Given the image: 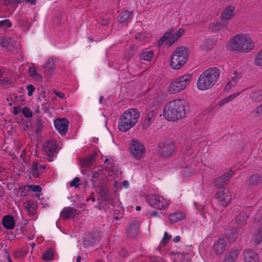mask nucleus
I'll return each mask as SVG.
<instances>
[{
    "label": "nucleus",
    "mask_w": 262,
    "mask_h": 262,
    "mask_svg": "<svg viewBox=\"0 0 262 262\" xmlns=\"http://www.w3.org/2000/svg\"><path fill=\"white\" fill-rule=\"evenodd\" d=\"M189 111V106L185 100L175 99L167 102L164 105L163 113L166 120L174 121L185 117Z\"/></svg>",
    "instance_id": "nucleus-1"
},
{
    "label": "nucleus",
    "mask_w": 262,
    "mask_h": 262,
    "mask_svg": "<svg viewBox=\"0 0 262 262\" xmlns=\"http://www.w3.org/2000/svg\"><path fill=\"white\" fill-rule=\"evenodd\" d=\"M220 76V70L216 67L209 68L199 76L197 87L201 91L211 88L217 82Z\"/></svg>",
    "instance_id": "nucleus-2"
},
{
    "label": "nucleus",
    "mask_w": 262,
    "mask_h": 262,
    "mask_svg": "<svg viewBox=\"0 0 262 262\" xmlns=\"http://www.w3.org/2000/svg\"><path fill=\"white\" fill-rule=\"evenodd\" d=\"M140 116L137 108H130L123 113L118 122V128L121 132H126L138 122Z\"/></svg>",
    "instance_id": "nucleus-3"
},
{
    "label": "nucleus",
    "mask_w": 262,
    "mask_h": 262,
    "mask_svg": "<svg viewBox=\"0 0 262 262\" xmlns=\"http://www.w3.org/2000/svg\"><path fill=\"white\" fill-rule=\"evenodd\" d=\"M188 57V50L185 47L177 48L171 57V67L175 70L180 69L186 63Z\"/></svg>",
    "instance_id": "nucleus-4"
},
{
    "label": "nucleus",
    "mask_w": 262,
    "mask_h": 262,
    "mask_svg": "<svg viewBox=\"0 0 262 262\" xmlns=\"http://www.w3.org/2000/svg\"><path fill=\"white\" fill-rule=\"evenodd\" d=\"M246 39L243 38V35L237 34L232 38L227 46V48L230 51H234L237 53H242V51H246L247 48L244 47L243 42H246Z\"/></svg>",
    "instance_id": "nucleus-5"
},
{
    "label": "nucleus",
    "mask_w": 262,
    "mask_h": 262,
    "mask_svg": "<svg viewBox=\"0 0 262 262\" xmlns=\"http://www.w3.org/2000/svg\"><path fill=\"white\" fill-rule=\"evenodd\" d=\"M191 78V74H187L180 77L170 84L169 91L172 93H177L183 90Z\"/></svg>",
    "instance_id": "nucleus-6"
},
{
    "label": "nucleus",
    "mask_w": 262,
    "mask_h": 262,
    "mask_svg": "<svg viewBox=\"0 0 262 262\" xmlns=\"http://www.w3.org/2000/svg\"><path fill=\"white\" fill-rule=\"evenodd\" d=\"M147 203L152 207L158 209H163L167 206L166 200L161 196L149 194L146 198Z\"/></svg>",
    "instance_id": "nucleus-7"
},
{
    "label": "nucleus",
    "mask_w": 262,
    "mask_h": 262,
    "mask_svg": "<svg viewBox=\"0 0 262 262\" xmlns=\"http://www.w3.org/2000/svg\"><path fill=\"white\" fill-rule=\"evenodd\" d=\"M159 152L161 157L166 158L172 155L175 145L170 139L163 141L159 145Z\"/></svg>",
    "instance_id": "nucleus-8"
},
{
    "label": "nucleus",
    "mask_w": 262,
    "mask_h": 262,
    "mask_svg": "<svg viewBox=\"0 0 262 262\" xmlns=\"http://www.w3.org/2000/svg\"><path fill=\"white\" fill-rule=\"evenodd\" d=\"M129 150L132 155L136 159H140L143 155L145 149L142 143L137 140H132Z\"/></svg>",
    "instance_id": "nucleus-9"
},
{
    "label": "nucleus",
    "mask_w": 262,
    "mask_h": 262,
    "mask_svg": "<svg viewBox=\"0 0 262 262\" xmlns=\"http://www.w3.org/2000/svg\"><path fill=\"white\" fill-rule=\"evenodd\" d=\"M229 193V190L225 188H222L216 192L215 197L223 207H226L231 200V195Z\"/></svg>",
    "instance_id": "nucleus-10"
},
{
    "label": "nucleus",
    "mask_w": 262,
    "mask_h": 262,
    "mask_svg": "<svg viewBox=\"0 0 262 262\" xmlns=\"http://www.w3.org/2000/svg\"><path fill=\"white\" fill-rule=\"evenodd\" d=\"M54 126L58 131L59 133L64 136L66 134L68 130L69 121L66 118H58L54 120Z\"/></svg>",
    "instance_id": "nucleus-11"
},
{
    "label": "nucleus",
    "mask_w": 262,
    "mask_h": 262,
    "mask_svg": "<svg viewBox=\"0 0 262 262\" xmlns=\"http://www.w3.org/2000/svg\"><path fill=\"white\" fill-rule=\"evenodd\" d=\"M43 149L48 156V160L52 161L53 157L56 152L57 145L55 140H50L46 142L43 145Z\"/></svg>",
    "instance_id": "nucleus-12"
},
{
    "label": "nucleus",
    "mask_w": 262,
    "mask_h": 262,
    "mask_svg": "<svg viewBox=\"0 0 262 262\" xmlns=\"http://www.w3.org/2000/svg\"><path fill=\"white\" fill-rule=\"evenodd\" d=\"M78 210L71 207H65L60 212V217L63 220L74 219L76 217Z\"/></svg>",
    "instance_id": "nucleus-13"
},
{
    "label": "nucleus",
    "mask_w": 262,
    "mask_h": 262,
    "mask_svg": "<svg viewBox=\"0 0 262 262\" xmlns=\"http://www.w3.org/2000/svg\"><path fill=\"white\" fill-rule=\"evenodd\" d=\"M243 257L245 262H259L258 254L252 250L248 249L244 251Z\"/></svg>",
    "instance_id": "nucleus-14"
},
{
    "label": "nucleus",
    "mask_w": 262,
    "mask_h": 262,
    "mask_svg": "<svg viewBox=\"0 0 262 262\" xmlns=\"http://www.w3.org/2000/svg\"><path fill=\"white\" fill-rule=\"evenodd\" d=\"M139 225L137 221H134L129 223L126 230L127 234L132 237H136L139 234Z\"/></svg>",
    "instance_id": "nucleus-15"
},
{
    "label": "nucleus",
    "mask_w": 262,
    "mask_h": 262,
    "mask_svg": "<svg viewBox=\"0 0 262 262\" xmlns=\"http://www.w3.org/2000/svg\"><path fill=\"white\" fill-rule=\"evenodd\" d=\"M226 246V243L224 239L219 238L217 242L214 244L212 249L216 254H221L225 251Z\"/></svg>",
    "instance_id": "nucleus-16"
},
{
    "label": "nucleus",
    "mask_w": 262,
    "mask_h": 262,
    "mask_svg": "<svg viewBox=\"0 0 262 262\" xmlns=\"http://www.w3.org/2000/svg\"><path fill=\"white\" fill-rule=\"evenodd\" d=\"M47 168V165L40 164L39 163L35 162L33 163L31 172L32 175L37 178L39 177L40 173H42Z\"/></svg>",
    "instance_id": "nucleus-17"
},
{
    "label": "nucleus",
    "mask_w": 262,
    "mask_h": 262,
    "mask_svg": "<svg viewBox=\"0 0 262 262\" xmlns=\"http://www.w3.org/2000/svg\"><path fill=\"white\" fill-rule=\"evenodd\" d=\"M97 156L96 152L93 153L92 155L86 157H84L80 160V164L81 168H88L90 167L94 161Z\"/></svg>",
    "instance_id": "nucleus-18"
},
{
    "label": "nucleus",
    "mask_w": 262,
    "mask_h": 262,
    "mask_svg": "<svg viewBox=\"0 0 262 262\" xmlns=\"http://www.w3.org/2000/svg\"><path fill=\"white\" fill-rule=\"evenodd\" d=\"M98 194L101 198V200L100 199H97L98 201L100 203L107 202L110 199L108 193V188L104 185L100 186Z\"/></svg>",
    "instance_id": "nucleus-19"
},
{
    "label": "nucleus",
    "mask_w": 262,
    "mask_h": 262,
    "mask_svg": "<svg viewBox=\"0 0 262 262\" xmlns=\"http://www.w3.org/2000/svg\"><path fill=\"white\" fill-rule=\"evenodd\" d=\"M261 179V176L260 174L258 173L253 174L247 179L246 184L248 186L253 187L257 185L260 183Z\"/></svg>",
    "instance_id": "nucleus-20"
},
{
    "label": "nucleus",
    "mask_w": 262,
    "mask_h": 262,
    "mask_svg": "<svg viewBox=\"0 0 262 262\" xmlns=\"http://www.w3.org/2000/svg\"><path fill=\"white\" fill-rule=\"evenodd\" d=\"M2 222L4 227L7 229H12L15 227L14 217L11 215L4 216Z\"/></svg>",
    "instance_id": "nucleus-21"
},
{
    "label": "nucleus",
    "mask_w": 262,
    "mask_h": 262,
    "mask_svg": "<svg viewBox=\"0 0 262 262\" xmlns=\"http://www.w3.org/2000/svg\"><path fill=\"white\" fill-rule=\"evenodd\" d=\"M235 7L233 6H228L224 10L221 17L223 19L228 20L232 18L234 14Z\"/></svg>",
    "instance_id": "nucleus-22"
},
{
    "label": "nucleus",
    "mask_w": 262,
    "mask_h": 262,
    "mask_svg": "<svg viewBox=\"0 0 262 262\" xmlns=\"http://www.w3.org/2000/svg\"><path fill=\"white\" fill-rule=\"evenodd\" d=\"M185 32L184 29L180 28L173 35L169 37L167 41V45L168 46H171L179 38H180Z\"/></svg>",
    "instance_id": "nucleus-23"
},
{
    "label": "nucleus",
    "mask_w": 262,
    "mask_h": 262,
    "mask_svg": "<svg viewBox=\"0 0 262 262\" xmlns=\"http://www.w3.org/2000/svg\"><path fill=\"white\" fill-rule=\"evenodd\" d=\"M249 216L244 212H240L236 216L235 222L239 228L244 227L246 224V221Z\"/></svg>",
    "instance_id": "nucleus-24"
},
{
    "label": "nucleus",
    "mask_w": 262,
    "mask_h": 262,
    "mask_svg": "<svg viewBox=\"0 0 262 262\" xmlns=\"http://www.w3.org/2000/svg\"><path fill=\"white\" fill-rule=\"evenodd\" d=\"M98 234L95 232L90 233L88 234L83 239L84 245H89L98 241Z\"/></svg>",
    "instance_id": "nucleus-25"
},
{
    "label": "nucleus",
    "mask_w": 262,
    "mask_h": 262,
    "mask_svg": "<svg viewBox=\"0 0 262 262\" xmlns=\"http://www.w3.org/2000/svg\"><path fill=\"white\" fill-rule=\"evenodd\" d=\"M44 68L47 74L53 75L55 71V64L53 58H49L44 66Z\"/></svg>",
    "instance_id": "nucleus-26"
},
{
    "label": "nucleus",
    "mask_w": 262,
    "mask_h": 262,
    "mask_svg": "<svg viewBox=\"0 0 262 262\" xmlns=\"http://www.w3.org/2000/svg\"><path fill=\"white\" fill-rule=\"evenodd\" d=\"M25 209L29 213L35 214L37 208V205L36 203L32 200H27L24 203Z\"/></svg>",
    "instance_id": "nucleus-27"
},
{
    "label": "nucleus",
    "mask_w": 262,
    "mask_h": 262,
    "mask_svg": "<svg viewBox=\"0 0 262 262\" xmlns=\"http://www.w3.org/2000/svg\"><path fill=\"white\" fill-rule=\"evenodd\" d=\"M185 214L182 212H177L170 214L169 216V220L172 224L176 223L184 219Z\"/></svg>",
    "instance_id": "nucleus-28"
},
{
    "label": "nucleus",
    "mask_w": 262,
    "mask_h": 262,
    "mask_svg": "<svg viewBox=\"0 0 262 262\" xmlns=\"http://www.w3.org/2000/svg\"><path fill=\"white\" fill-rule=\"evenodd\" d=\"M239 254L237 249L234 250L228 253L225 257L223 262H234Z\"/></svg>",
    "instance_id": "nucleus-29"
},
{
    "label": "nucleus",
    "mask_w": 262,
    "mask_h": 262,
    "mask_svg": "<svg viewBox=\"0 0 262 262\" xmlns=\"http://www.w3.org/2000/svg\"><path fill=\"white\" fill-rule=\"evenodd\" d=\"M243 38H245L246 39V41L243 42L242 44H244V47L245 48H247V50L246 51H242L243 53H249L251 50H252L254 48V43L252 40L247 37L246 35H243Z\"/></svg>",
    "instance_id": "nucleus-30"
},
{
    "label": "nucleus",
    "mask_w": 262,
    "mask_h": 262,
    "mask_svg": "<svg viewBox=\"0 0 262 262\" xmlns=\"http://www.w3.org/2000/svg\"><path fill=\"white\" fill-rule=\"evenodd\" d=\"M28 72L31 77L34 78L38 81H41L42 79V76L36 71V69L34 66H32V67H30Z\"/></svg>",
    "instance_id": "nucleus-31"
},
{
    "label": "nucleus",
    "mask_w": 262,
    "mask_h": 262,
    "mask_svg": "<svg viewBox=\"0 0 262 262\" xmlns=\"http://www.w3.org/2000/svg\"><path fill=\"white\" fill-rule=\"evenodd\" d=\"M237 236V230L235 228H232L231 230L227 231L226 233V238L230 242H234Z\"/></svg>",
    "instance_id": "nucleus-32"
},
{
    "label": "nucleus",
    "mask_w": 262,
    "mask_h": 262,
    "mask_svg": "<svg viewBox=\"0 0 262 262\" xmlns=\"http://www.w3.org/2000/svg\"><path fill=\"white\" fill-rule=\"evenodd\" d=\"M253 240L255 244H259L262 242V227L256 230L253 234Z\"/></svg>",
    "instance_id": "nucleus-33"
},
{
    "label": "nucleus",
    "mask_w": 262,
    "mask_h": 262,
    "mask_svg": "<svg viewBox=\"0 0 262 262\" xmlns=\"http://www.w3.org/2000/svg\"><path fill=\"white\" fill-rule=\"evenodd\" d=\"M132 13V12H129L127 10L123 11L119 14L117 20L120 24L124 23L130 18Z\"/></svg>",
    "instance_id": "nucleus-34"
},
{
    "label": "nucleus",
    "mask_w": 262,
    "mask_h": 262,
    "mask_svg": "<svg viewBox=\"0 0 262 262\" xmlns=\"http://www.w3.org/2000/svg\"><path fill=\"white\" fill-rule=\"evenodd\" d=\"M154 53L152 51H143L139 54L140 59L146 61H150L154 56Z\"/></svg>",
    "instance_id": "nucleus-35"
},
{
    "label": "nucleus",
    "mask_w": 262,
    "mask_h": 262,
    "mask_svg": "<svg viewBox=\"0 0 262 262\" xmlns=\"http://www.w3.org/2000/svg\"><path fill=\"white\" fill-rule=\"evenodd\" d=\"M250 98L254 101H262V90H256L253 91L250 94Z\"/></svg>",
    "instance_id": "nucleus-36"
},
{
    "label": "nucleus",
    "mask_w": 262,
    "mask_h": 262,
    "mask_svg": "<svg viewBox=\"0 0 262 262\" xmlns=\"http://www.w3.org/2000/svg\"><path fill=\"white\" fill-rule=\"evenodd\" d=\"M173 32L172 28H170L167 30V32L161 37L158 41V46H161L164 42L166 40H168L169 37L172 35Z\"/></svg>",
    "instance_id": "nucleus-37"
},
{
    "label": "nucleus",
    "mask_w": 262,
    "mask_h": 262,
    "mask_svg": "<svg viewBox=\"0 0 262 262\" xmlns=\"http://www.w3.org/2000/svg\"><path fill=\"white\" fill-rule=\"evenodd\" d=\"M225 27H226L225 24H224L221 23L217 22L216 23H215L214 24H210L209 28V30L211 32L215 33L216 32H217V31L222 30Z\"/></svg>",
    "instance_id": "nucleus-38"
},
{
    "label": "nucleus",
    "mask_w": 262,
    "mask_h": 262,
    "mask_svg": "<svg viewBox=\"0 0 262 262\" xmlns=\"http://www.w3.org/2000/svg\"><path fill=\"white\" fill-rule=\"evenodd\" d=\"M44 123V121L40 117L36 118L35 123V133L36 134L41 133Z\"/></svg>",
    "instance_id": "nucleus-39"
},
{
    "label": "nucleus",
    "mask_w": 262,
    "mask_h": 262,
    "mask_svg": "<svg viewBox=\"0 0 262 262\" xmlns=\"http://www.w3.org/2000/svg\"><path fill=\"white\" fill-rule=\"evenodd\" d=\"M54 258L53 251L51 249H48L42 254V259L45 261H50Z\"/></svg>",
    "instance_id": "nucleus-40"
},
{
    "label": "nucleus",
    "mask_w": 262,
    "mask_h": 262,
    "mask_svg": "<svg viewBox=\"0 0 262 262\" xmlns=\"http://www.w3.org/2000/svg\"><path fill=\"white\" fill-rule=\"evenodd\" d=\"M0 45L3 48L10 49L12 46V40L9 37L0 38Z\"/></svg>",
    "instance_id": "nucleus-41"
},
{
    "label": "nucleus",
    "mask_w": 262,
    "mask_h": 262,
    "mask_svg": "<svg viewBox=\"0 0 262 262\" xmlns=\"http://www.w3.org/2000/svg\"><path fill=\"white\" fill-rule=\"evenodd\" d=\"M227 182L222 178V177H219L215 179L213 182V185L217 187H219L220 189H221L223 187L224 184H225Z\"/></svg>",
    "instance_id": "nucleus-42"
},
{
    "label": "nucleus",
    "mask_w": 262,
    "mask_h": 262,
    "mask_svg": "<svg viewBox=\"0 0 262 262\" xmlns=\"http://www.w3.org/2000/svg\"><path fill=\"white\" fill-rule=\"evenodd\" d=\"M255 63L259 66H262V49L258 52L254 59Z\"/></svg>",
    "instance_id": "nucleus-43"
},
{
    "label": "nucleus",
    "mask_w": 262,
    "mask_h": 262,
    "mask_svg": "<svg viewBox=\"0 0 262 262\" xmlns=\"http://www.w3.org/2000/svg\"><path fill=\"white\" fill-rule=\"evenodd\" d=\"M241 76H239L238 75L232 78V79L228 82L225 86V89L229 90L231 88V86L235 85L237 82V80H238Z\"/></svg>",
    "instance_id": "nucleus-44"
},
{
    "label": "nucleus",
    "mask_w": 262,
    "mask_h": 262,
    "mask_svg": "<svg viewBox=\"0 0 262 262\" xmlns=\"http://www.w3.org/2000/svg\"><path fill=\"white\" fill-rule=\"evenodd\" d=\"M158 110L156 108L150 111L146 115V118L152 122V120L158 115Z\"/></svg>",
    "instance_id": "nucleus-45"
},
{
    "label": "nucleus",
    "mask_w": 262,
    "mask_h": 262,
    "mask_svg": "<svg viewBox=\"0 0 262 262\" xmlns=\"http://www.w3.org/2000/svg\"><path fill=\"white\" fill-rule=\"evenodd\" d=\"M21 112L24 116L26 118H30L32 116L33 113L31 110L28 107L25 106L22 110Z\"/></svg>",
    "instance_id": "nucleus-46"
},
{
    "label": "nucleus",
    "mask_w": 262,
    "mask_h": 262,
    "mask_svg": "<svg viewBox=\"0 0 262 262\" xmlns=\"http://www.w3.org/2000/svg\"><path fill=\"white\" fill-rule=\"evenodd\" d=\"M234 172L232 170L224 173L221 177L227 182L229 179L233 176Z\"/></svg>",
    "instance_id": "nucleus-47"
},
{
    "label": "nucleus",
    "mask_w": 262,
    "mask_h": 262,
    "mask_svg": "<svg viewBox=\"0 0 262 262\" xmlns=\"http://www.w3.org/2000/svg\"><path fill=\"white\" fill-rule=\"evenodd\" d=\"M171 235H168L167 232H165L164 233V236L161 241V244L163 245V246H166L168 243L169 242V240L171 239Z\"/></svg>",
    "instance_id": "nucleus-48"
},
{
    "label": "nucleus",
    "mask_w": 262,
    "mask_h": 262,
    "mask_svg": "<svg viewBox=\"0 0 262 262\" xmlns=\"http://www.w3.org/2000/svg\"><path fill=\"white\" fill-rule=\"evenodd\" d=\"M12 26V23L10 21L9 19H7L0 21V28L6 27V28H10Z\"/></svg>",
    "instance_id": "nucleus-49"
},
{
    "label": "nucleus",
    "mask_w": 262,
    "mask_h": 262,
    "mask_svg": "<svg viewBox=\"0 0 262 262\" xmlns=\"http://www.w3.org/2000/svg\"><path fill=\"white\" fill-rule=\"evenodd\" d=\"M235 97V96L234 95H231L225 98V99H224L223 100L221 101L220 105L222 106V105H224L226 103L233 100Z\"/></svg>",
    "instance_id": "nucleus-50"
},
{
    "label": "nucleus",
    "mask_w": 262,
    "mask_h": 262,
    "mask_svg": "<svg viewBox=\"0 0 262 262\" xmlns=\"http://www.w3.org/2000/svg\"><path fill=\"white\" fill-rule=\"evenodd\" d=\"M80 180L79 178L78 177H76L70 183V186L71 187H75V188H77L78 187L80 184H79V182H80Z\"/></svg>",
    "instance_id": "nucleus-51"
},
{
    "label": "nucleus",
    "mask_w": 262,
    "mask_h": 262,
    "mask_svg": "<svg viewBox=\"0 0 262 262\" xmlns=\"http://www.w3.org/2000/svg\"><path fill=\"white\" fill-rule=\"evenodd\" d=\"M10 83V79L9 78H6L3 79H0V84L4 88H7L9 84Z\"/></svg>",
    "instance_id": "nucleus-52"
},
{
    "label": "nucleus",
    "mask_w": 262,
    "mask_h": 262,
    "mask_svg": "<svg viewBox=\"0 0 262 262\" xmlns=\"http://www.w3.org/2000/svg\"><path fill=\"white\" fill-rule=\"evenodd\" d=\"M27 89L28 90V95L29 96H31L33 92L35 91V88L33 85L29 84L27 86Z\"/></svg>",
    "instance_id": "nucleus-53"
},
{
    "label": "nucleus",
    "mask_w": 262,
    "mask_h": 262,
    "mask_svg": "<svg viewBox=\"0 0 262 262\" xmlns=\"http://www.w3.org/2000/svg\"><path fill=\"white\" fill-rule=\"evenodd\" d=\"M254 114H256V116L262 115V103L257 106L254 111L252 112Z\"/></svg>",
    "instance_id": "nucleus-54"
},
{
    "label": "nucleus",
    "mask_w": 262,
    "mask_h": 262,
    "mask_svg": "<svg viewBox=\"0 0 262 262\" xmlns=\"http://www.w3.org/2000/svg\"><path fill=\"white\" fill-rule=\"evenodd\" d=\"M151 123V121L145 118L142 123V127L144 129H147L150 125Z\"/></svg>",
    "instance_id": "nucleus-55"
},
{
    "label": "nucleus",
    "mask_w": 262,
    "mask_h": 262,
    "mask_svg": "<svg viewBox=\"0 0 262 262\" xmlns=\"http://www.w3.org/2000/svg\"><path fill=\"white\" fill-rule=\"evenodd\" d=\"M119 255L124 257H126L128 255V251L124 248H121L120 250L119 251Z\"/></svg>",
    "instance_id": "nucleus-56"
},
{
    "label": "nucleus",
    "mask_w": 262,
    "mask_h": 262,
    "mask_svg": "<svg viewBox=\"0 0 262 262\" xmlns=\"http://www.w3.org/2000/svg\"><path fill=\"white\" fill-rule=\"evenodd\" d=\"M30 187L33 192H40L41 191V187L39 185H31Z\"/></svg>",
    "instance_id": "nucleus-57"
},
{
    "label": "nucleus",
    "mask_w": 262,
    "mask_h": 262,
    "mask_svg": "<svg viewBox=\"0 0 262 262\" xmlns=\"http://www.w3.org/2000/svg\"><path fill=\"white\" fill-rule=\"evenodd\" d=\"M137 49V46L136 45H133L130 47L128 52H130L129 58H131L133 55V53Z\"/></svg>",
    "instance_id": "nucleus-58"
},
{
    "label": "nucleus",
    "mask_w": 262,
    "mask_h": 262,
    "mask_svg": "<svg viewBox=\"0 0 262 262\" xmlns=\"http://www.w3.org/2000/svg\"><path fill=\"white\" fill-rule=\"evenodd\" d=\"M110 19L109 17L103 18L101 19L100 23L102 25H107L110 23Z\"/></svg>",
    "instance_id": "nucleus-59"
},
{
    "label": "nucleus",
    "mask_w": 262,
    "mask_h": 262,
    "mask_svg": "<svg viewBox=\"0 0 262 262\" xmlns=\"http://www.w3.org/2000/svg\"><path fill=\"white\" fill-rule=\"evenodd\" d=\"M54 93L58 97L60 98L63 99L64 97V94L60 92H59L57 90H54Z\"/></svg>",
    "instance_id": "nucleus-60"
},
{
    "label": "nucleus",
    "mask_w": 262,
    "mask_h": 262,
    "mask_svg": "<svg viewBox=\"0 0 262 262\" xmlns=\"http://www.w3.org/2000/svg\"><path fill=\"white\" fill-rule=\"evenodd\" d=\"M98 178V173H94L93 174V175L92 176V181L93 182V185L97 181Z\"/></svg>",
    "instance_id": "nucleus-61"
},
{
    "label": "nucleus",
    "mask_w": 262,
    "mask_h": 262,
    "mask_svg": "<svg viewBox=\"0 0 262 262\" xmlns=\"http://www.w3.org/2000/svg\"><path fill=\"white\" fill-rule=\"evenodd\" d=\"M21 111V107L20 106H15L14 107V110H13V114L14 115H17L18 114H19L20 111Z\"/></svg>",
    "instance_id": "nucleus-62"
},
{
    "label": "nucleus",
    "mask_w": 262,
    "mask_h": 262,
    "mask_svg": "<svg viewBox=\"0 0 262 262\" xmlns=\"http://www.w3.org/2000/svg\"><path fill=\"white\" fill-rule=\"evenodd\" d=\"M5 5H10L14 4V0H3Z\"/></svg>",
    "instance_id": "nucleus-63"
},
{
    "label": "nucleus",
    "mask_w": 262,
    "mask_h": 262,
    "mask_svg": "<svg viewBox=\"0 0 262 262\" xmlns=\"http://www.w3.org/2000/svg\"><path fill=\"white\" fill-rule=\"evenodd\" d=\"M25 254L24 251L23 250H19L18 251L15 252V257H20Z\"/></svg>",
    "instance_id": "nucleus-64"
}]
</instances>
